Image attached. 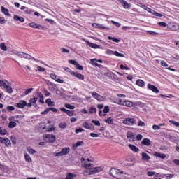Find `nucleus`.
<instances>
[{
    "label": "nucleus",
    "mask_w": 179,
    "mask_h": 179,
    "mask_svg": "<svg viewBox=\"0 0 179 179\" xmlns=\"http://www.w3.org/2000/svg\"><path fill=\"white\" fill-rule=\"evenodd\" d=\"M31 92H33V88L27 89L24 92L25 96H27V94H30V93H31Z\"/></svg>",
    "instance_id": "obj_44"
},
{
    "label": "nucleus",
    "mask_w": 179,
    "mask_h": 179,
    "mask_svg": "<svg viewBox=\"0 0 179 179\" xmlns=\"http://www.w3.org/2000/svg\"><path fill=\"white\" fill-rule=\"evenodd\" d=\"M129 148L132 152H139V148L133 144H129Z\"/></svg>",
    "instance_id": "obj_23"
},
{
    "label": "nucleus",
    "mask_w": 179,
    "mask_h": 179,
    "mask_svg": "<svg viewBox=\"0 0 179 179\" xmlns=\"http://www.w3.org/2000/svg\"><path fill=\"white\" fill-rule=\"evenodd\" d=\"M147 34H150V36H157L159 34L153 31H147Z\"/></svg>",
    "instance_id": "obj_42"
},
{
    "label": "nucleus",
    "mask_w": 179,
    "mask_h": 179,
    "mask_svg": "<svg viewBox=\"0 0 179 179\" xmlns=\"http://www.w3.org/2000/svg\"><path fill=\"white\" fill-rule=\"evenodd\" d=\"M27 150L28 152H29L30 155H34V153H36V151L34 150V149H32L30 148H27Z\"/></svg>",
    "instance_id": "obj_41"
},
{
    "label": "nucleus",
    "mask_w": 179,
    "mask_h": 179,
    "mask_svg": "<svg viewBox=\"0 0 179 179\" xmlns=\"http://www.w3.org/2000/svg\"><path fill=\"white\" fill-rule=\"evenodd\" d=\"M127 138L129 139H131L132 141H134V139H135V134L131 131H128L127 132Z\"/></svg>",
    "instance_id": "obj_27"
},
{
    "label": "nucleus",
    "mask_w": 179,
    "mask_h": 179,
    "mask_svg": "<svg viewBox=\"0 0 179 179\" xmlns=\"http://www.w3.org/2000/svg\"><path fill=\"white\" fill-rule=\"evenodd\" d=\"M6 110H8V111H15V106H8Z\"/></svg>",
    "instance_id": "obj_49"
},
{
    "label": "nucleus",
    "mask_w": 179,
    "mask_h": 179,
    "mask_svg": "<svg viewBox=\"0 0 179 179\" xmlns=\"http://www.w3.org/2000/svg\"><path fill=\"white\" fill-rule=\"evenodd\" d=\"M159 26H161L162 27H166L167 26V23L159 22H158Z\"/></svg>",
    "instance_id": "obj_59"
},
{
    "label": "nucleus",
    "mask_w": 179,
    "mask_h": 179,
    "mask_svg": "<svg viewBox=\"0 0 179 179\" xmlns=\"http://www.w3.org/2000/svg\"><path fill=\"white\" fill-rule=\"evenodd\" d=\"M108 38L109 40H112V41H114L115 43H120L121 42V39H118L115 37L108 36Z\"/></svg>",
    "instance_id": "obj_30"
},
{
    "label": "nucleus",
    "mask_w": 179,
    "mask_h": 179,
    "mask_svg": "<svg viewBox=\"0 0 179 179\" xmlns=\"http://www.w3.org/2000/svg\"><path fill=\"white\" fill-rule=\"evenodd\" d=\"M111 23H113V24H115V26H116V27H121V24H120V22H117L115 21H111Z\"/></svg>",
    "instance_id": "obj_54"
},
{
    "label": "nucleus",
    "mask_w": 179,
    "mask_h": 179,
    "mask_svg": "<svg viewBox=\"0 0 179 179\" xmlns=\"http://www.w3.org/2000/svg\"><path fill=\"white\" fill-rule=\"evenodd\" d=\"M141 145H144L145 146H150L152 145V141L150 139L145 138L141 141Z\"/></svg>",
    "instance_id": "obj_8"
},
{
    "label": "nucleus",
    "mask_w": 179,
    "mask_h": 179,
    "mask_svg": "<svg viewBox=\"0 0 179 179\" xmlns=\"http://www.w3.org/2000/svg\"><path fill=\"white\" fill-rule=\"evenodd\" d=\"M98 101H104V97L101 95H99L98 98L96 99Z\"/></svg>",
    "instance_id": "obj_58"
},
{
    "label": "nucleus",
    "mask_w": 179,
    "mask_h": 179,
    "mask_svg": "<svg viewBox=\"0 0 179 179\" xmlns=\"http://www.w3.org/2000/svg\"><path fill=\"white\" fill-rule=\"evenodd\" d=\"M179 25L178 24H176L175 25L172 26V29L174 30V31H176V30H178Z\"/></svg>",
    "instance_id": "obj_60"
},
{
    "label": "nucleus",
    "mask_w": 179,
    "mask_h": 179,
    "mask_svg": "<svg viewBox=\"0 0 179 179\" xmlns=\"http://www.w3.org/2000/svg\"><path fill=\"white\" fill-rule=\"evenodd\" d=\"M152 129H154V131H159V129H160V126L154 124L152 126Z\"/></svg>",
    "instance_id": "obj_55"
},
{
    "label": "nucleus",
    "mask_w": 179,
    "mask_h": 179,
    "mask_svg": "<svg viewBox=\"0 0 179 179\" xmlns=\"http://www.w3.org/2000/svg\"><path fill=\"white\" fill-rule=\"evenodd\" d=\"M0 48L2 50V51H7L8 50V47H6V45H5L4 43H1L0 44Z\"/></svg>",
    "instance_id": "obj_32"
},
{
    "label": "nucleus",
    "mask_w": 179,
    "mask_h": 179,
    "mask_svg": "<svg viewBox=\"0 0 179 179\" xmlns=\"http://www.w3.org/2000/svg\"><path fill=\"white\" fill-rule=\"evenodd\" d=\"M16 125H17V124L15 122H10L8 124V128L13 129L15 128V127H16Z\"/></svg>",
    "instance_id": "obj_38"
},
{
    "label": "nucleus",
    "mask_w": 179,
    "mask_h": 179,
    "mask_svg": "<svg viewBox=\"0 0 179 179\" xmlns=\"http://www.w3.org/2000/svg\"><path fill=\"white\" fill-rule=\"evenodd\" d=\"M136 85L137 86H140V87H143L145 86V81L142 80H137Z\"/></svg>",
    "instance_id": "obj_26"
},
{
    "label": "nucleus",
    "mask_w": 179,
    "mask_h": 179,
    "mask_svg": "<svg viewBox=\"0 0 179 179\" xmlns=\"http://www.w3.org/2000/svg\"><path fill=\"white\" fill-rule=\"evenodd\" d=\"M13 19L16 22H21L22 23H24V18L23 17H20V16H19L17 15H15L13 16Z\"/></svg>",
    "instance_id": "obj_11"
},
{
    "label": "nucleus",
    "mask_w": 179,
    "mask_h": 179,
    "mask_svg": "<svg viewBox=\"0 0 179 179\" xmlns=\"http://www.w3.org/2000/svg\"><path fill=\"white\" fill-rule=\"evenodd\" d=\"M1 12L2 13H3L6 16H8L10 17V15L9 13V10H8V8L1 6Z\"/></svg>",
    "instance_id": "obj_18"
},
{
    "label": "nucleus",
    "mask_w": 179,
    "mask_h": 179,
    "mask_svg": "<svg viewBox=\"0 0 179 179\" xmlns=\"http://www.w3.org/2000/svg\"><path fill=\"white\" fill-rule=\"evenodd\" d=\"M87 45H89V47H91V48H95V49L100 48L99 45H97L92 42L87 41Z\"/></svg>",
    "instance_id": "obj_20"
},
{
    "label": "nucleus",
    "mask_w": 179,
    "mask_h": 179,
    "mask_svg": "<svg viewBox=\"0 0 179 179\" xmlns=\"http://www.w3.org/2000/svg\"><path fill=\"white\" fill-rule=\"evenodd\" d=\"M152 15H154V16H157V17H163V15H162V14H160V13H157L155 10L152 12Z\"/></svg>",
    "instance_id": "obj_47"
},
{
    "label": "nucleus",
    "mask_w": 179,
    "mask_h": 179,
    "mask_svg": "<svg viewBox=\"0 0 179 179\" xmlns=\"http://www.w3.org/2000/svg\"><path fill=\"white\" fill-rule=\"evenodd\" d=\"M92 166H93V164H90V163H87L86 162L85 164H84V167L85 169H89L90 167H92Z\"/></svg>",
    "instance_id": "obj_53"
},
{
    "label": "nucleus",
    "mask_w": 179,
    "mask_h": 179,
    "mask_svg": "<svg viewBox=\"0 0 179 179\" xmlns=\"http://www.w3.org/2000/svg\"><path fill=\"white\" fill-rule=\"evenodd\" d=\"M10 139H11V141H12L13 145H16V143H17L16 138H15V137H13V136H10Z\"/></svg>",
    "instance_id": "obj_56"
},
{
    "label": "nucleus",
    "mask_w": 179,
    "mask_h": 179,
    "mask_svg": "<svg viewBox=\"0 0 179 179\" xmlns=\"http://www.w3.org/2000/svg\"><path fill=\"white\" fill-rule=\"evenodd\" d=\"M96 61H97V59H91V62L92 64V65H95L96 66H98V68H101V64H98L97 62H96Z\"/></svg>",
    "instance_id": "obj_29"
},
{
    "label": "nucleus",
    "mask_w": 179,
    "mask_h": 179,
    "mask_svg": "<svg viewBox=\"0 0 179 179\" xmlns=\"http://www.w3.org/2000/svg\"><path fill=\"white\" fill-rule=\"evenodd\" d=\"M94 113H97V108H96V107L92 106L90 108V114H94Z\"/></svg>",
    "instance_id": "obj_37"
},
{
    "label": "nucleus",
    "mask_w": 179,
    "mask_h": 179,
    "mask_svg": "<svg viewBox=\"0 0 179 179\" xmlns=\"http://www.w3.org/2000/svg\"><path fill=\"white\" fill-rule=\"evenodd\" d=\"M24 55L25 53L23 52H17L15 53V55H17V57H19V58H24Z\"/></svg>",
    "instance_id": "obj_34"
},
{
    "label": "nucleus",
    "mask_w": 179,
    "mask_h": 179,
    "mask_svg": "<svg viewBox=\"0 0 179 179\" xmlns=\"http://www.w3.org/2000/svg\"><path fill=\"white\" fill-rule=\"evenodd\" d=\"M83 127L86 129H94V125H93V124L88 123L87 122H84L83 124Z\"/></svg>",
    "instance_id": "obj_7"
},
{
    "label": "nucleus",
    "mask_w": 179,
    "mask_h": 179,
    "mask_svg": "<svg viewBox=\"0 0 179 179\" xmlns=\"http://www.w3.org/2000/svg\"><path fill=\"white\" fill-rule=\"evenodd\" d=\"M132 102L129 101H124V105L126 107H132Z\"/></svg>",
    "instance_id": "obj_39"
},
{
    "label": "nucleus",
    "mask_w": 179,
    "mask_h": 179,
    "mask_svg": "<svg viewBox=\"0 0 179 179\" xmlns=\"http://www.w3.org/2000/svg\"><path fill=\"white\" fill-rule=\"evenodd\" d=\"M24 58H25V59H31L32 61H36V62H40V60L31 57V55L25 53V55H24Z\"/></svg>",
    "instance_id": "obj_10"
},
{
    "label": "nucleus",
    "mask_w": 179,
    "mask_h": 179,
    "mask_svg": "<svg viewBox=\"0 0 179 179\" xmlns=\"http://www.w3.org/2000/svg\"><path fill=\"white\" fill-rule=\"evenodd\" d=\"M92 27L101 29V30H110V27H104L99 23H92Z\"/></svg>",
    "instance_id": "obj_4"
},
{
    "label": "nucleus",
    "mask_w": 179,
    "mask_h": 179,
    "mask_svg": "<svg viewBox=\"0 0 179 179\" xmlns=\"http://www.w3.org/2000/svg\"><path fill=\"white\" fill-rule=\"evenodd\" d=\"M91 170L92 171V174H97V173H100L103 170L101 167H95V168H91Z\"/></svg>",
    "instance_id": "obj_15"
},
{
    "label": "nucleus",
    "mask_w": 179,
    "mask_h": 179,
    "mask_svg": "<svg viewBox=\"0 0 179 179\" xmlns=\"http://www.w3.org/2000/svg\"><path fill=\"white\" fill-rule=\"evenodd\" d=\"M67 126L68 125L65 122H62L59 125V128H61L62 129H65V128H66Z\"/></svg>",
    "instance_id": "obj_40"
},
{
    "label": "nucleus",
    "mask_w": 179,
    "mask_h": 179,
    "mask_svg": "<svg viewBox=\"0 0 179 179\" xmlns=\"http://www.w3.org/2000/svg\"><path fill=\"white\" fill-rule=\"evenodd\" d=\"M105 122H106V124L113 125V124H114V120H113L111 117H108V119L105 120Z\"/></svg>",
    "instance_id": "obj_33"
},
{
    "label": "nucleus",
    "mask_w": 179,
    "mask_h": 179,
    "mask_svg": "<svg viewBox=\"0 0 179 179\" xmlns=\"http://www.w3.org/2000/svg\"><path fill=\"white\" fill-rule=\"evenodd\" d=\"M120 69H124L125 71H129V67L124 66V64H121L120 66Z\"/></svg>",
    "instance_id": "obj_52"
},
{
    "label": "nucleus",
    "mask_w": 179,
    "mask_h": 179,
    "mask_svg": "<svg viewBox=\"0 0 179 179\" xmlns=\"http://www.w3.org/2000/svg\"><path fill=\"white\" fill-rule=\"evenodd\" d=\"M123 124H125V125H135L136 124V120L135 118L127 117L124 120Z\"/></svg>",
    "instance_id": "obj_2"
},
{
    "label": "nucleus",
    "mask_w": 179,
    "mask_h": 179,
    "mask_svg": "<svg viewBox=\"0 0 179 179\" xmlns=\"http://www.w3.org/2000/svg\"><path fill=\"white\" fill-rule=\"evenodd\" d=\"M92 124H94V125H96V127H100L101 124H100V121L98 120H93L92 121Z\"/></svg>",
    "instance_id": "obj_48"
},
{
    "label": "nucleus",
    "mask_w": 179,
    "mask_h": 179,
    "mask_svg": "<svg viewBox=\"0 0 179 179\" xmlns=\"http://www.w3.org/2000/svg\"><path fill=\"white\" fill-rule=\"evenodd\" d=\"M76 177V174H74L73 173H67V176L65 179H73Z\"/></svg>",
    "instance_id": "obj_28"
},
{
    "label": "nucleus",
    "mask_w": 179,
    "mask_h": 179,
    "mask_svg": "<svg viewBox=\"0 0 179 179\" xmlns=\"http://www.w3.org/2000/svg\"><path fill=\"white\" fill-rule=\"evenodd\" d=\"M66 114L69 117H73L75 115V113L72 110H68Z\"/></svg>",
    "instance_id": "obj_50"
},
{
    "label": "nucleus",
    "mask_w": 179,
    "mask_h": 179,
    "mask_svg": "<svg viewBox=\"0 0 179 179\" xmlns=\"http://www.w3.org/2000/svg\"><path fill=\"white\" fill-rule=\"evenodd\" d=\"M43 139L49 143H54V142H55L56 137L55 135L52 134H44Z\"/></svg>",
    "instance_id": "obj_1"
},
{
    "label": "nucleus",
    "mask_w": 179,
    "mask_h": 179,
    "mask_svg": "<svg viewBox=\"0 0 179 179\" xmlns=\"http://www.w3.org/2000/svg\"><path fill=\"white\" fill-rule=\"evenodd\" d=\"M117 1L118 2H120L123 5V8H124V9H129V8H131V5L128 3L127 1L125 0H117Z\"/></svg>",
    "instance_id": "obj_9"
},
{
    "label": "nucleus",
    "mask_w": 179,
    "mask_h": 179,
    "mask_svg": "<svg viewBox=\"0 0 179 179\" xmlns=\"http://www.w3.org/2000/svg\"><path fill=\"white\" fill-rule=\"evenodd\" d=\"M49 89L50 91H52L53 93L57 90V85L54 84L53 83H50L49 84Z\"/></svg>",
    "instance_id": "obj_16"
},
{
    "label": "nucleus",
    "mask_w": 179,
    "mask_h": 179,
    "mask_svg": "<svg viewBox=\"0 0 179 179\" xmlns=\"http://www.w3.org/2000/svg\"><path fill=\"white\" fill-rule=\"evenodd\" d=\"M30 27H32L33 29H37V24L34 22H31L29 24Z\"/></svg>",
    "instance_id": "obj_61"
},
{
    "label": "nucleus",
    "mask_w": 179,
    "mask_h": 179,
    "mask_svg": "<svg viewBox=\"0 0 179 179\" xmlns=\"http://www.w3.org/2000/svg\"><path fill=\"white\" fill-rule=\"evenodd\" d=\"M90 136L92 138H99V135L96 133H90Z\"/></svg>",
    "instance_id": "obj_63"
},
{
    "label": "nucleus",
    "mask_w": 179,
    "mask_h": 179,
    "mask_svg": "<svg viewBox=\"0 0 179 179\" xmlns=\"http://www.w3.org/2000/svg\"><path fill=\"white\" fill-rule=\"evenodd\" d=\"M29 101L33 104L34 107H37V102L36 101V99L32 98L29 100Z\"/></svg>",
    "instance_id": "obj_43"
},
{
    "label": "nucleus",
    "mask_w": 179,
    "mask_h": 179,
    "mask_svg": "<svg viewBox=\"0 0 179 179\" xmlns=\"http://www.w3.org/2000/svg\"><path fill=\"white\" fill-rule=\"evenodd\" d=\"M3 143H4L6 145V146H7V148H9V146H10V145H12L10 140H9V138H4Z\"/></svg>",
    "instance_id": "obj_25"
},
{
    "label": "nucleus",
    "mask_w": 179,
    "mask_h": 179,
    "mask_svg": "<svg viewBox=\"0 0 179 179\" xmlns=\"http://www.w3.org/2000/svg\"><path fill=\"white\" fill-rule=\"evenodd\" d=\"M26 106H27V102L24 100L20 101V103H17L16 104V107H17L18 108H24Z\"/></svg>",
    "instance_id": "obj_5"
},
{
    "label": "nucleus",
    "mask_w": 179,
    "mask_h": 179,
    "mask_svg": "<svg viewBox=\"0 0 179 179\" xmlns=\"http://www.w3.org/2000/svg\"><path fill=\"white\" fill-rule=\"evenodd\" d=\"M83 176H92L93 174L92 171V168L90 169H86L83 172Z\"/></svg>",
    "instance_id": "obj_24"
},
{
    "label": "nucleus",
    "mask_w": 179,
    "mask_h": 179,
    "mask_svg": "<svg viewBox=\"0 0 179 179\" xmlns=\"http://www.w3.org/2000/svg\"><path fill=\"white\" fill-rule=\"evenodd\" d=\"M24 157H25L26 162H28V163H31L32 162L31 157L29 154H24Z\"/></svg>",
    "instance_id": "obj_31"
},
{
    "label": "nucleus",
    "mask_w": 179,
    "mask_h": 179,
    "mask_svg": "<svg viewBox=\"0 0 179 179\" xmlns=\"http://www.w3.org/2000/svg\"><path fill=\"white\" fill-rule=\"evenodd\" d=\"M64 107H66V108H68L69 110H75V106L69 103H65Z\"/></svg>",
    "instance_id": "obj_35"
},
{
    "label": "nucleus",
    "mask_w": 179,
    "mask_h": 179,
    "mask_svg": "<svg viewBox=\"0 0 179 179\" xmlns=\"http://www.w3.org/2000/svg\"><path fill=\"white\" fill-rule=\"evenodd\" d=\"M114 55H115L116 57H120V58H124V57H125V55L118 52V51H115Z\"/></svg>",
    "instance_id": "obj_36"
},
{
    "label": "nucleus",
    "mask_w": 179,
    "mask_h": 179,
    "mask_svg": "<svg viewBox=\"0 0 179 179\" xmlns=\"http://www.w3.org/2000/svg\"><path fill=\"white\" fill-rule=\"evenodd\" d=\"M69 64H71V65H75L76 66L78 65V62L76 60H69Z\"/></svg>",
    "instance_id": "obj_62"
},
{
    "label": "nucleus",
    "mask_w": 179,
    "mask_h": 179,
    "mask_svg": "<svg viewBox=\"0 0 179 179\" xmlns=\"http://www.w3.org/2000/svg\"><path fill=\"white\" fill-rule=\"evenodd\" d=\"M45 103L48 104V107H54L55 106V102L52 101L51 99H46Z\"/></svg>",
    "instance_id": "obj_21"
},
{
    "label": "nucleus",
    "mask_w": 179,
    "mask_h": 179,
    "mask_svg": "<svg viewBox=\"0 0 179 179\" xmlns=\"http://www.w3.org/2000/svg\"><path fill=\"white\" fill-rule=\"evenodd\" d=\"M0 134L3 136H5L6 135V134H8V131H6V129H4V130L0 129Z\"/></svg>",
    "instance_id": "obj_64"
},
{
    "label": "nucleus",
    "mask_w": 179,
    "mask_h": 179,
    "mask_svg": "<svg viewBox=\"0 0 179 179\" xmlns=\"http://www.w3.org/2000/svg\"><path fill=\"white\" fill-rule=\"evenodd\" d=\"M69 152H71V148H64L60 151L62 156H65V155H68V153H69Z\"/></svg>",
    "instance_id": "obj_12"
},
{
    "label": "nucleus",
    "mask_w": 179,
    "mask_h": 179,
    "mask_svg": "<svg viewBox=\"0 0 179 179\" xmlns=\"http://www.w3.org/2000/svg\"><path fill=\"white\" fill-rule=\"evenodd\" d=\"M71 75H72L75 78H77V79H79L80 80H85V76H83L80 73L74 71V72H71Z\"/></svg>",
    "instance_id": "obj_3"
},
{
    "label": "nucleus",
    "mask_w": 179,
    "mask_h": 179,
    "mask_svg": "<svg viewBox=\"0 0 179 179\" xmlns=\"http://www.w3.org/2000/svg\"><path fill=\"white\" fill-rule=\"evenodd\" d=\"M90 93L94 99H97L99 97V94L97 92H92Z\"/></svg>",
    "instance_id": "obj_46"
},
{
    "label": "nucleus",
    "mask_w": 179,
    "mask_h": 179,
    "mask_svg": "<svg viewBox=\"0 0 179 179\" xmlns=\"http://www.w3.org/2000/svg\"><path fill=\"white\" fill-rule=\"evenodd\" d=\"M82 145H85L83 141H78L76 144H73V148L74 150H76V148H79V146H82Z\"/></svg>",
    "instance_id": "obj_22"
},
{
    "label": "nucleus",
    "mask_w": 179,
    "mask_h": 179,
    "mask_svg": "<svg viewBox=\"0 0 179 179\" xmlns=\"http://www.w3.org/2000/svg\"><path fill=\"white\" fill-rule=\"evenodd\" d=\"M103 111V113H105V114H107V113H110V107L108 106H106Z\"/></svg>",
    "instance_id": "obj_45"
},
{
    "label": "nucleus",
    "mask_w": 179,
    "mask_h": 179,
    "mask_svg": "<svg viewBox=\"0 0 179 179\" xmlns=\"http://www.w3.org/2000/svg\"><path fill=\"white\" fill-rule=\"evenodd\" d=\"M154 156H155L156 157H159V159H166L165 154H162L159 152H155L154 153Z\"/></svg>",
    "instance_id": "obj_19"
},
{
    "label": "nucleus",
    "mask_w": 179,
    "mask_h": 179,
    "mask_svg": "<svg viewBox=\"0 0 179 179\" xmlns=\"http://www.w3.org/2000/svg\"><path fill=\"white\" fill-rule=\"evenodd\" d=\"M171 124H173V125H175V127H179V122H176L174 120H170Z\"/></svg>",
    "instance_id": "obj_57"
},
{
    "label": "nucleus",
    "mask_w": 179,
    "mask_h": 179,
    "mask_svg": "<svg viewBox=\"0 0 179 179\" xmlns=\"http://www.w3.org/2000/svg\"><path fill=\"white\" fill-rule=\"evenodd\" d=\"M8 85H10V83L6 80H0V87H5Z\"/></svg>",
    "instance_id": "obj_13"
},
{
    "label": "nucleus",
    "mask_w": 179,
    "mask_h": 179,
    "mask_svg": "<svg viewBox=\"0 0 179 179\" xmlns=\"http://www.w3.org/2000/svg\"><path fill=\"white\" fill-rule=\"evenodd\" d=\"M142 156V160H144V162H148V160H150V156H149V155H148L145 152H143L141 154Z\"/></svg>",
    "instance_id": "obj_14"
},
{
    "label": "nucleus",
    "mask_w": 179,
    "mask_h": 179,
    "mask_svg": "<svg viewBox=\"0 0 179 179\" xmlns=\"http://www.w3.org/2000/svg\"><path fill=\"white\" fill-rule=\"evenodd\" d=\"M9 85H10V84H8L4 87V89H6L7 93H9L10 94H12V93H13V88H12V87L10 86Z\"/></svg>",
    "instance_id": "obj_17"
},
{
    "label": "nucleus",
    "mask_w": 179,
    "mask_h": 179,
    "mask_svg": "<svg viewBox=\"0 0 179 179\" xmlns=\"http://www.w3.org/2000/svg\"><path fill=\"white\" fill-rule=\"evenodd\" d=\"M61 50H62V52L63 53L69 54V52H71V51L69 50V49H66L65 48H62Z\"/></svg>",
    "instance_id": "obj_51"
},
{
    "label": "nucleus",
    "mask_w": 179,
    "mask_h": 179,
    "mask_svg": "<svg viewBox=\"0 0 179 179\" xmlns=\"http://www.w3.org/2000/svg\"><path fill=\"white\" fill-rule=\"evenodd\" d=\"M148 89H149V90H152L153 93H157V94L159 93V89L157 88V87L155 86L154 85L148 84Z\"/></svg>",
    "instance_id": "obj_6"
}]
</instances>
